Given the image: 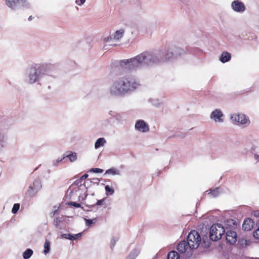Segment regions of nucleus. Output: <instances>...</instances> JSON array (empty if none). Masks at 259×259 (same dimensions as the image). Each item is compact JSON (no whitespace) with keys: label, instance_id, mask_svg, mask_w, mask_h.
Instances as JSON below:
<instances>
[{"label":"nucleus","instance_id":"f257e3e1","mask_svg":"<svg viewBox=\"0 0 259 259\" xmlns=\"http://www.w3.org/2000/svg\"><path fill=\"white\" fill-rule=\"evenodd\" d=\"M171 47L164 52L159 51L155 53L143 52L135 57L120 60L119 66L123 70H133L143 66H151L174 58Z\"/></svg>","mask_w":259,"mask_h":259},{"label":"nucleus","instance_id":"f03ea898","mask_svg":"<svg viewBox=\"0 0 259 259\" xmlns=\"http://www.w3.org/2000/svg\"><path fill=\"white\" fill-rule=\"evenodd\" d=\"M140 86L139 81L130 74H121L113 80L109 89L111 96L121 97L134 91Z\"/></svg>","mask_w":259,"mask_h":259},{"label":"nucleus","instance_id":"7ed1b4c3","mask_svg":"<svg viewBox=\"0 0 259 259\" xmlns=\"http://www.w3.org/2000/svg\"><path fill=\"white\" fill-rule=\"evenodd\" d=\"M54 68L50 63H35L27 68L25 73V81L29 84L39 81L44 75H48Z\"/></svg>","mask_w":259,"mask_h":259},{"label":"nucleus","instance_id":"20e7f679","mask_svg":"<svg viewBox=\"0 0 259 259\" xmlns=\"http://www.w3.org/2000/svg\"><path fill=\"white\" fill-rule=\"evenodd\" d=\"M6 6L13 11L19 9H29L31 4L27 0H5Z\"/></svg>","mask_w":259,"mask_h":259},{"label":"nucleus","instance_id":"39448f33","mask_svg":"<svg viewBox=\"0 0 259 259\" xmlns=\"http://www.w3.org/2000/svg\"><path fill=\"white\" fill-rule=\"evenodd\" d=\"M225 229L220 224L213 225L210 229L209 237L212 241H217L221 238L225 233Z\"/></svg>","mask_w":259,"mask_h":259},{"label":"nucleus","instance_id":"423d86ee","mask_svg":"<svg viewBox=\"0 0 259 259\" xmlns=\"http://www.w3.org/2000/svg\"><path fill=\"white\" fill-rule=\"evenodd\" d=\"M201 237L199 234L195 230L192 231L187 237V243L191 249H196L199 246Z\"/></svg>","mask_w":259,"mask_h":259},{"label":"nucleus","instance_id":"0eeeda50","mask_svg":"<svg viewBox=\"0 0 259 259\" xmlns=\"http://www.w3.org/2000/svg\"><path fill=\"white\" fill-rule=\"evenodd\" d=\"M231 120L233 122L245 126L250 124V121L248 118L243 114H233L231 116Z\"/></svg>","mask_w":259,"mask_h":259},{"label":"nucleus","instance_id":"6e6552de","mask_svg":"<svg viewBox=\"0 0 259 259\" xmlns=\"http://www.w3.org/2000/svg\"><path fill=\"white\" fill-rule=\"evenodd\" d=\"M41 184L39 179L35 180L32 185H30L26 192V194L29 196H34L41 189Z\"/></svg>","mask_w":259,"mask_h":259},{"label":"nucleus","instance_id":"1a4fd4ad","mask_svg":"<svg viewBox=\"0 0 259 259\" xmlns=\"http://www.w3.org/2000/svg\"><path fill=\"white\" fill-rule=\"evenodd\" d=\"M231 7L234 12L238 13H243L246 9L244 3L239 0L233 1L231 3Z\"/></svg>","mask_w":259,"mask_h":259},{"label":"nucleus","instance_id":"9d476101","mask_svg":"<svg viewBox=\"0 0 259 259\" xmlns=\"http://www.w3.org/2000/svg\"><path fill=\"white\" fill-rule=\"evenodd\" d=\"M135 129L141 133H147L149 131L148 124L143 120H138L135 125Z\"/></svg>","mask_w":259,"mask_h":259},{"label":"nucleus","instance_id":"9b49d317","mask_svg":"<svg viewBox=\"0 0 259 259\" xmlns=\"http://www.w3.org/2000/svg\"><path fill=\"white\" fill-rule=\"evenodd\" d=\"M224 114L220 109H215L210 114V118L215 122L222 123L224 121Z\"/></svg>","mask_w":259,"mask_h":259},{"label":"nucleus","instance_id":"f8f14e48","mask_svg":"<svg viewBox=\"0 0 259 259\" xmlns=\"http://www.w3.org/2000/svg\"><path fill=\"white\" fill-rule=\"evenodd\" d=\"M226 240L230 244H234L237 241V234L233 231H227Z\"/></svg>","mask_w":259,"mask_h":259},{"label":"nucleus","instance_id":"ddd939ff","mask_svg":"<svg viewBox=\"0 0 259 259\" xmlns=\"http://www.w3.org/2000/svg\"><path fill=\"white\" fill-rule=\"evenodd\" d=\"M124 33V30L120 29L116 30L113 34H112L113 39L114 41H119L123 37Z\"/></svg>","mask_w":259,"mask_h":259},{"label":"nucleus","instance_id":"4468645a","mask_svg":"<svg viewBox=\"0 0 259 259\" xmlns=\"http://www.w3.org/2000/svg\"><path fill=\"white\" fill-rule=\"evenodd\" d=\"M188 247H189L187 242L185 241H183L178 244L177 246V250L180 253H184L186 251Z\"/></svg>","mask_w":259,"mask_h":259},{"label":"nucleus","instance_id":"2eb2a0df","mask_svg":"<svg viewBox=\"0 0 259 259\" xmlns=\"http://www.w3.org/2000/svg\"><path fill=\"white\" fill-rule=\"evenodd\" d=\"M120 175V170L114 167H112L106 170L104 173V176L111 175V176H119Z\"/></svg>","mask_w":259,"mask_h":259},{"label":"nucleus","instance_id":"dca6fc26","mask_svg":"<svg viewBox=\"0 0 259 259\" xmlns=\"http://www.w3.org/2000/svg\"><path fill=\"white\" fill-rule=\"evenodd\" d=\"M231 58V55L227 52H224L220 58V60L221 62L224 63L230 60Z\"/></svg>","mask_w":259,"mask_h":259},{"label":"nucleus","instance_id":"f3484780","mask_svg":"<svg viewBox=\"0 0 259 259\" xmlns=\"http://www.w3.org/2000/svg\"><path fill=\"white\" fill-rule=\"evenodd\" d=\"M253 222L251 221V220L247 219L244 221L243 225H242V228L245 231H249L250 230L252 227H253Z\"/></svg>","mask_w":259,"mask_h":259},{"label":"nucleus","instance_id":"a211bd4d","mask_svg":"<svg viewBox=\"0 0 259 259\" xmlns=\"http://www.w3.org/2000/svg\"><path fill=\"white\" fill-rule=\"evenodd\" d=\"M171 48L172 51H173L174 53L175 58L177 57L178 56H180L185 53V51L181 48L172 47H171Z\"/></svg>","mask_w":259,"mask_h":259},{"label":"nucleus","instance_id":"6ab92c4d","mask_svg":"<svg viewBox=\"0 0 259 259\" xmlns=\"http://www.w3.org/2000/svg\"><path fill=\"white\" fill-rule=\"evenodd\" d=\"M106 143V141L104 138H100L96 141L95 143V148L97 149L100 147L104 146Z\"/></svg>","mask_w":259,"mask_h":259},{"label":"nucleus","instance_id":"aec40b11","mask_svg":"<svg viewBox=\"0 0 259 259\" xmlns=\"http://www.w3.org/2000/svg\"><path fill=\"white\" fill-rule=\"evenodd\" d=\"M167 259H180V255L177 252L172 251L168 253Z\"/></svg>","mask_w":259,"mask_h":259},{"label":"nucleus","instance_id":"412c9836","mask_svg":"<svg viewBox=\"0 0 259 259\" xmlns=\"http://www.w3.org/2000/svg\"><path fill=\"white\" fill-rule=\"evenodd\" d=\"M50 246H51V243L48 240H46L45 243H44V249L43 250V253L45 254H48L50 250Z\"/></svg>","mask_w":259,"mask_h":259},{"label":"nucleus","instance_id":"4be33fe9","mask_svg":"<svg viewBox=\"0 0 259 259\" xmlns=\"http://www.w3.org/2000/svg\"><path fill=\"white\" fill-rule=\"evenodd\" d=\"M33 250L31 249H27L23 253V257L24 259H29L33 254Z\"/></svg>","mask_w":259,"mask_h":259},{"label":"nucleus","instance_id":"5701e85b","mask_svg":"<svg viewBox=\"0 0 259 259\" xmlns=\"http://www.w3.org/2000/svg\"><path fill=\"white\" fill-rule=\"evenodd\" d=\"M213 197H217L220 194L219 188H215L213 189L210 190V192L208 193Z\"/></svg>","mask_w":259,"mask_h":259},{"label":"nucleus","instance_id":"b1692460","mask_svg":"<svg viewBox=\"0 0 259 259\" xmlns=\"http://www.w3.org/2000/svg\"><path fill=\"white\" fill-rule=\"evenodd\" d=\"M65 157L68 158L71 162H74L77 159V154L75 152H71L70 154H68Z\"/></svg>","mask_w":259,"mask_h":259},{"label":"nucleus","instance_id":"393cba45","mask_svg":"<svg viewBox=\"0 0 259 259\" xmlns=\"http://www.w3.org/2000/svg\"><path fill=\"white\" fill-rule=\"evenodd\" d=\"M106 191V195L107 196L112 195L114 193V190L113 188L110 187L109 185H106L105 187Z\"/></svg>","mask_w":259,"mask_h":259},{"label":"nucleus","instance_id":"a878e982","mask_svg":"<svg viewBox=\"0 0 259 259\" xmlns=\"http://www.w3.org/2000/svg\"><path fill=\"white\" fill-rule=\"evenodd\" d=\"M149 102L153 105L156 107H159L161 105V102L157 99H150Z\"/></svg>","mask_w":259,"mask_h":259},{"label":"nucleus","instance_id":"bb28decb","mask_svg":"<svg viewBox=\"0 0 259 259\" xmlns=\"http://www.w3.org/2000/svg\"><path fill=\"white\" fill-rule=\"evenodd\" d=\"M61 237L70 240L76 239V237L71 234H63L61 235Z\"/></svg>","mask_w":259,"mask_h":259},{"label":"nucleus","instance_id":"cd10ccee","mask_svg":"<svg viewBox=\"0 0 259 259\" xmlns=\"http://www.w3.org/2000/svg\"><path fill=\"white\" fill-rule=\"evenodd\" d=\"M65 158V156H63L61 158H58L56 160H54L52 161V165L54 166H57L58 165L59 163L61 162L64 158Z\"/></svg>","mask_w":259,"mask_h":259},{"label":"nucleus","instance_id":"c85d7f7f","mask_svg":"<svg viewBox=\"0 0 259 259\" xmlns=\"http://www.w3.org/2000/svg\"><path fill=\"white\" fill-rule=\"evenodd\" d=\"M138 252L136 250L133 251L126 259H135V257L138 255Z\"/></svg>","mask_w":259,"mask_h":259},{"label":"nucleus","instance_id":"c756f323","mask_svg":"<svg viewBox=\"0 0 259 259\" xmlns=\"http://www.w3.org/2000/svg\"><path fill=\"white\" fill-rule=\"evenodd\" d=\"M20 208V204L19 203H15L13 205L12 209V212L14 214L16 213Z\"/></svg>","mask_w":259,"mask_h":259},{"label":"nucleus","instance_id":"7c9ffc66","mask_svg":"<svg viewBox=\"0 0 259 259\" xmlns=\"http://www.w3.org/2000/svg\"><path fill=\"white\" fill-rule=\"evenodd\" d=\"M7 141V136L6 134L3 133H2L0 131V142H6Z\"/></svg>","mask_w":259,"mask_h":259},{"label":"nucleus","instance_id":"2f4dec72","mask_svg":"<svg viewBox=\"0 0 259 259\" xmlns=\"http://www.w3.org/2000/svg\"><path fill=\"white\" fill-rule=\"evenodd\" d=\"M118 240V238L117 237H114L111 239V240L110 241V247L111 248H113L114 247L116 242Z\"/></svg>","mask_w":259,"mask_h":259},{"label":"nucleus","instance_id":"473e14b6","mask_svg":"<svg viewBox=\"0 0 259 259\" xmlns=\"http://www.w3.org/2000/svg\"><path fill=\"white\" fill-rule=\"evenodd\" d=\"M96 219L94 220H90L84 219V221L85 222V225L87 226H90L91 224L94 223L95 222Z\"/></svg>","mask_w":259,"mask_h":259},{"label":"nucleus","instance_id":"72a5a7b5","mask_svg":"<svg viewBox=\"0 0 259 259\" xmlns=\"http://www.w3.org/2000/svg\"><path fill=\"white\" fill-rule=\"evenodd\" d=\"M103 169L99 168H93L90 170V171L94 172L95 173H102L103 172Z\"/></svg>","mask_w":259,"mask_h":259},{"label":"nucleus","instance_id":"f704fd0d","mask_svg":"<svg viewBox=\"0 0 259 259\" xmlns=\"http://www.w3.org/2000/svg\"><path fill=\"white\" fill-rule=\"evenodd\" d=\"M103 40V41L105 43L106 42H110L111 41L113 40L112 35H110V36L104 37Z\"/></svg>","mask_w":259,"mask_h":259},{"label":"nucleus","instance_id":"c9c22d12","mask_svg":"<svg viewBox=\"0 0 259 259\" xmlns=\"http://www.w3.org/2000/svg\"><path fill=\"white\" fill-rule=\"evenodd\" d=\"M253 236L255 238L259 239V222L258 228L253 232Z\"/></svg>","mask_w":259,"mask_h":259},{"label":"nucleus","instance_id":"e433bc0d","mask_svg":"<svg viewBox=\"0 0 259 259\" xmlns=\"http://www.w3.org/2000/svg\"><path fill=\"white\" fill-rule=\"evenodd\" d=\"M85 1L86 0H75V3L77 5L81 6L84 4Z\"/></svg>","mask_w":259,"mask_h":259},{"label":"nucleus","instance_id":"4c0bfd02","mask_svg":"<svg viewBox=\"0 0 259 259\" xmlns=\"http://www.w3.org/2000/svg\"><path fill=\"white\" fill-rule=\"evenodd\" d=\"M100 182V180L98 178H93L90 180V182L93 183L94 184H98Z\"/></svg>","mask_w":259,"mask_h":259},{"label":"nucleus","instance_id":"58836bf2","mask_svg":"<svg viewBox=\"0 0 259 259\" xmlns=\"http://www.w3.org/2000/svg\"><path fill=\"white\" fill-rule=\"evenodd\" d=\"M7 143L6 142H0V151L2 150L5 147Z\"/></svg>","mask_w":259,"mask_h":259},{"label":"nucleus","instance_id":"ea45409f","mask_svg":"<svg viewBox=\"0 0 259 259\" xmlns=\"http://www.w3.org/2000/svg\"><path fill=\"white\" fill-rule=\"evenodd\" d=\"M253 215L256 218H259V210L253 211Z\"/></svg>","mask_w":259,"mask_h":259},{"label":"nucleus","instance_id":"a19ab883","mask_svg":"<svg viewBox=\"0 0 259 259\" xmlns=\"http://www.w3.org/2000/svg\"><path fill=\"white\" fill-rule=\"evenodd\" d=\"M253 157L256 162H259V154H255Z\"/></svg>","mask_w":259,"mask_h":259},{"label":"nucleus","instance_id":"79ce46f5","mask_svg":"<svg viewBox=\"0 0 259 259\" xmlns=\"http://www.w3.org/2000/svg\"><path fill=\"white\" fill-rule=\"evenodd\" d=\"M104 201V199H101V200H98L96 203V205H102Z\"/></svg>","mask_w":259,"mask_h":259},{"label":"nucleus","instance_id":"37998d69","mask_svg":"<svg viewBox=\"0 0 259 259\" xmlns=\"http://www.w3.org/2000/svg\"><path fill=\"white\" fill-rule=\"evenodd\" d=\"M71 204L75 206V207H80V204L77 203L76 202H71Z\"/></svg>","mask_w":259,"mask_h":259},{"label":"nucleus","instance_id":"c03bdc74","mask_svg":"<svg viewBox=\"0 0 259 259\" xmlns=\"http://www.w3.org/2000/svg\"><path fill=\"white\" fill-rule=\"evenodd\" d=\"M60 223V220H59V219L58 218H56L55 220V223H54V224L56 226V227H58V225H59V224Z\"/></svg>","mask_w":259,"mask_h":259},{"label":"nucleus","instance_id":"a18cd8bd","mask_svg":"<svg viewBox=\"0 0 259 259\" xmlns=\"http://www.w3.org/2000/svg\"><path fill=\"white\" fill-rule=\"evenodd\" d=\"M88 174H84L80 178L81 180H84L85 179H87L88 177Z\"/></svg>","mask_w":259,"mask_h":259},{"label":"nucleus","instance_id":"49530a36","mask_svg":"<svg viewBox=\"0 0 259 259\" xmlns=\"http://www.w3.org/2000/svg\"><path fill=\"white\" fill-rule=\"evenodd\" d=\"M82 234L81 233H78L77 234L73 235L74 237H76V239H77L78 237H80L81 236Z\"/></svg>","mask_w":259,"mask_h":259},{"label":"nucleus","instance_id":"de8ad7c7","mask_svg":"<svg viewBox=\"0 0 259 259\" xmlns=\"http://www.w3.org/2000/svg\"><path fill=\"white\" fill-rule=\"evenodd\" d=\"M32 19V16H29V17L28 18V20L29 21H31Z\"/></svg>","mask_w":259,"mask_h":259},{"label":"nucleus","instance_id":"09e8293b","mask_svg":"<svg viewBox=\"0 0 259 259\" xmlns=\"http://www.w3.org/2000/svg\"><path fill=\"white\" fill-rule=\"evenodd\" d=\"M57 210H55L53 211V215H54L56 214Z\"/></svg>","mask_w":259,"mask_h":259},{"label":"nucleus","instance_id":"8fccbe9b","mask_svg":"<svg viewBox=\"0 0 259 259\" xmlns=\"http://www.w3.org/2000/svg\"><path fill=\"white\" fill-rule=\"evenodd\" d=\"M110 46H116V45H115V44H110Z\"/></svg>","mask_w":259,"mask_h":259},{"label":"nucleus","instance_id":"3c124183","mask_svg":"<svg viewBox=\"0 0 259 259\" xmlns=\"http://www.w3.org/2000/svg\"><path fill=\"white\" fill-rule=\"evenodd\" d=\"M84 187H85L84 186L82 185H80V186H79L80 188Z\"/></svg>","mask_w":259,"mask_h":259},{"label":"nucleus","instance_id":"603ef678","mask_svg":"<svg viewBox=\"0 0 259 259\" xmlns=\"http://www.w3.org/2000/svg\"><path fill=\"white\" fill-rule=\"evenodd\" d=\"M104 50H106L107 49V48H105V46L104 47Z\"/></svg>","mask_w":259,"mask_h":259}]
</instances>
